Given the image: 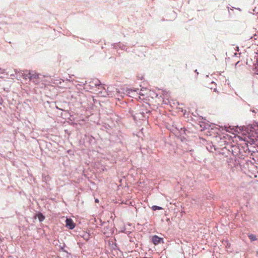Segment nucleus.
Instances as JSON below:
<instances>
[{
    "label": "nucleus",
    "instance_id": "1",
    "mask_svg": "<svg viewBox=\"0 0 258 258\" xmlns=\"http://www.w3.org/2000/svg\"><path fill=\"white\" fill-rule=\"evenodd\" d=\"M152 240L153 243L155 245H157L161 242L163 243V239L162 238H160L156 235L153 236L152 237Z\"/></svg>",
    "mask_w": 258,
    "mask_h": 258
},
{
    "label": "nucleus",
    "instance_id": "2",
    "mask_svg": "<svg viewBox=\"0 0 258 258\" xmlns=\"http://www.w3.org/2000/svg\"><path fill=\"white\" fill-rule=\"evenodd\" d=\"M66 226L70 229H73L75 227V224L71 219H67Z\"/></svg>",
    "mask_w": 258,
    "mask_h": 258
},
{
    "label": "nucleus",
    "instance_id": "3",
    "mask_svg": "<svg viewBox=\"0 0 258 258\" xmlns=\"http://www.w3.org/2000/svg\"><path fill=\"white\" fill-rule=\"evenodd\" d=\"M29 75L30 76L29 79L30 80L34 79H37L38 77V74H37L35 72H29Z\"/></svg>",
    "mask_w": 258,
    "mask_h": 258
},
{
    "label": "nucleus",
    "instance_id": "4",
    "mask_svg": "<svg viewBox=\"0 0 258 258\" xmlns=\"http://www.w3.org/2000/svg\"><path fill=\"white\" fill-rule=\"evenodd\" d=\"M37 217L40 222H42L45 219V216L41 213L37 214Z\"/></svg>",
    "mask_w": 258,
    "mask_h": 258
},
{
    "label": "nucleus",
    "instance_id": "5",
    "mask_svg": "<svg viewBox=\"0 0 258 258\" xmlns=\"http://www.w3.org/2000/svg\"><path fill=\"white\" fill-rule=\"evenodd\" d=\"M248 237L251 241H254L256 240V237L255 235L253 234H250L248 235Z\"/></svg>",
    "mask_w": 258,
    "mask_h": 258
},
{
    "label": "nucleus",
    "instance_id": "6",
    "mask_svg": "<svg viewBox=\"0 0 258 258\" xmlns=\"http://www.w3.org/2000/svg\"><path fill=\"white\" fill-rule=\"evenodd\" d=\"M152 209L154 211H156V210H161V209H162V208L161 207H158L157 206H153L152 207Z\"/></svg>",
    "mask_w": 258,
    "mask_h": 258
},
{
    "label": "nucleus",
    "instance_id": "7",
    "mask_svg": "<svg viewBox=\"0 0 258 258\" xmlns=\"http://www.w3.org/2000/svg\"><path fill=\"white\" fill-rule=\"evenodd\" d=\"M95 203H99V200L96 199H95Z\"/></svg>",
    "mask_w": 258,
    "mask_h": 258
}]
</instances>
